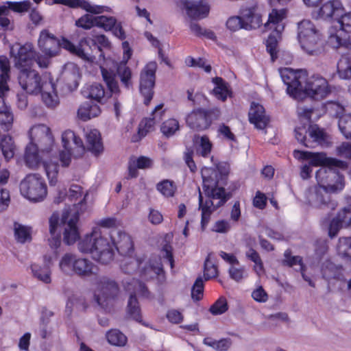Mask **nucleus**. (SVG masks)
<instances>
[{"instance_id": "52", "label": "nucleus", "mask_w": 351, "mask_h": 351, "mask_svg": "<svg viewBox=\"0 0 351 351\" xmlns=\"http://www.w3.org/2000/svg\"><path fill=\"white\" fill-rule=\"evenodd\" d=\"M157 190L165 197H173L176 191V185L173 181L164 180L156 185Z\"/></svg>"}, {"instance_id": "41", "label": "nucleus", "mask_w": 351, "mask_h": 351, "mask_svg": "<svg viewBox=\"0 0 351 351\" xmlns=\"http://www.w3.org/2000/svg\"><path fill=\"white\" fill-rule=\"evenodd\" d=\"M100 113L101 109L97 104L86 101L79 107L77 117L81 120L87 121L99 116Z\"/></svg>"}, {"instance_id": "55", "label": "nucleus", "mask_w": 351, "mask_h": 351, "mask_svg": "<svg viewBox=\"0 0 351 351\" xmlns=\"http://www.w3.org/2000/svg\"><path fill=\"white\" fill-rule=\"evenodd\" d=\"M180 128L179 122L176 119H169L161 125V132L166 136H173Z\"/></svg>"}, {"instance_id": "32", "label": "nucleus", "mask_w": 351, "mask_h": 351, "mask_svg": "<svg viewBox=\"0 0 351 351\" xmlns=\"http://www.w3.org/2000/svg\"><path fill=\"white\" fill-rule=\"evenodd\" d=\"M40 163L42 162L46 175L51 186H55L58 182L59 165L58 160L53 156V152L49 154L40 155Z\"/></svg>"}, {"instance_id": "20", "label": "nucleus", "mask_w": 351, "mask_h": 351, "mask_svg": "<svg viewBox=\"0 0 351 351\" xmlns=\"http://www.w3.org/2000/svg\"><path fill=\"white\" fill-rule=\"evenodd\" d=\"M336 167H321L315 174L318 186L326 187L330 191L336 192L342 190L344 186V178L335 168Z\"/></svg>"}, {"instance_id": "36", "label": "nucleus", "mask_w": 351, "mask_h": 351, "mask_svg": "<svg viewBox=\"0 0 351 351\" xmlns=\"http://www.w3.org/2000/svg\"><path fill=\"white\" fill-rule=\"evenodd\" d=\"M62 75L65 84L70 90H74L77 88L80 74V69L75 64L72 62L66 64L63 68Z\"/></svg>"}, {"instance_id": "64", "label": "nucleus", "mask_w": 351, "mask_h": 351, "mask_svg": "<svg viewBox=\"0 0 351 351\" xmlns=\"http://www.w3.org/2000/svg\"><path fill=\"white\" fill-rule=\"evenodd\" d=\"M337 154L348 159H351V143H343L336 149Z\"/></svg>"}, {"instance_id": "2", "label": "nucleus", "mask_w": 351, "mask_h": 351, "mask_svg": "<svg viewBox=\"0 0 351 351\" xmlns=\"http://www.w3.org/2000/svg\"><path fill=\"white\" fill-rule=\"evenodd\" d=\"M80 252L89 254L95 261L107 265L114 258V249L123 256L134 253L133 242L130 236L121 230H113L110 238L105 236L100 227L93 228L77 243Z\"/></svg>"}, {"instance_id": "57", "label": "nucleus", "mask_w": 351, "mask_h": 351, "mask_svg": "<svg viewBox=\"0 0 351 351\" xmlns=\"http://www.w3.org/2000/svg\"><path fill=\"white\" fill-rule=\"evenodd\" d=\"M117 19L113 16H96V27L110 31L116 25Z\"/></svg>"}, {"instance_id": "15", "label": "nucleus", "mask_w": 351, "mask_h": 351, "mask_svg": "<svg viewBox=\"0 0 351 351\" xmlns=\"http://www.w3.org/2000/svg\"><path fill=\"white\" fill-rule=\"evenodd\" d=\"M87 193H84L82 188L79 185H72L68 194L60 191L58 196L56 197L55 202L58 204L65 201L68 208L64 212H70L71 214L75 211H79V215L86 208V197Z\"/></svg>"}, {"instance_id": "63", "label": "nucleus", "mask_w": 351, "mask_h": 351, "mask_svg": "<svg viewBox=\"0 0 351 351\" xmlns=\"http://www.w3.org/2000/svg\"><path fill=\"white\" fill-rule=\"evenodd\" d=\"M226 27L232 32L244 29L241 15L230 17L226 21Z\"/></svg>"}, {"instance_id": "9", "label": "nucleus", "mask_w": 351, "mask_h": 351, "mask_svg": "<svg viewBox=\"0 0 351 351\" xmlns=\"http://www.w3.org/2000/svg\"><path fill=\"white\" fill-rule=\"evenodd\" d=\"M59 269L65 275H77L82 278L97 277L99 268L91 261L75 254L67 252L59 261Z\"/></svg>"}, {"instance_id": "37", "label": "nucleus", "mask_w": 351, "mask_h": 351, "mask_svg": "<svg viewBox=\"0 0 351 351\" xmlns=\"http://www.w3.org/2000/svg\"><path fill=\"white\" fill-rule=\"evenodd\" d=\"M44 88L41 93L42 100L49 108L56 107L59 103L58 96L56 90L55 84L52 80L49 79L47 83H44Z\"/></svg>"}, {"instance_id": "42", "label": "nucleus", "mask_w": 351, "mask_h": 351, "mask_svg": "<svg viewBox=\"0 0 351 351\" xmlns=\"http://www.w3.org/2000/svg\"><path fill=\"white\" fill-rule=\"evenodd\" d=\"M10 177L8 170L3 169L0 171V212L7 208L10 203V193L3 188L7 182Z\"/></svg>"}, {"instance_id": "18", "label": "nucleus", "mask_w": 351, "mask_h": 351, "mask_svg": "<svg viewBox=\"0 0 351 351\" xmlns=\"http://www.w3.org/2000/svg\"><path fill=\"white\" fill-rule=\"evenodd\" d=\"M220 114L219 108L205 110L197 108L191 111L186 118L187 125L191 129L204 130L210 127L213 119Z\"/></svg>"}, {"instance_id": "21", "label": "nucleus", "mask_w": 351, "mask_h": 351, "mask_svg": "<svg viewBox=\"0 0 351 351\" xmlns=\"http://www.w3.org/2000/svg\"><path fill=\"white\" fill-rule=\"evenodd\" d=\"M48 77L43 78L35 70H23L19 75V83L21 88L29 94H39L44 88V83H47Z\"/></svg>"}, {"instance_id": "5", "label": "nucleus", "mask_w": 351, "mask_h": 351, "mask_svg": "<svg viewBox=\"0 0 351 351\" xmlns=\"http://www.w3.org/2000/svg\"><path fill=\"white\" fill-rule=\"evenodd\" d=\"M30 143L27 145L25 160L30 168H36L40 165V155L53 152L54 138L50 128L45 124L33 125L29 131Z\"/></svg>"}, {"instance_id": "35", "label": "nucleus", "mask_w": 351, "mask_h": 351, "mask_svg": "<svg viewBox=\"0 0 351 351\" xmlns=\"http://www.w3.org/2000/svg\"><path fill=\"white\" fill-rule=\"evenodd\" d=\"M188 16L192 19H203L208 15L210 5L208 0L189 1L185 5Z\"/></svg>"}, {"instance_id": "23", "label": "nucleus", "mask_w": 351, "mask_h": 351, "mask_svg": "<svg viewBox=\"0 0 351 351\" xmlns=\"http://www.w3.org/2000/svg\"><path fill=\"white\" fill-rule=\"evenodd\" d=\"M330 191L322 186L310 188L305 193L307 203L315 208H327L334 210L337 204L330 199Z\"/></svg>"}, {"instance_id": "61", "label": "nucleus", "mask_w": 351, "mask_h": 351, "mask_svg": "<svg viewBox=\"0 0 351 351\" xmlns=\"http://www.w3.org/2000/svg\"><path fill=\"white\" fill-rule=\"evenodd\" d=\"M204 280L202 277H198L191 289V298L195 301H199L203 297Z\"/></svg>"}, {"instance_id": "17", "label": "nucleus", "mask_w": 351, "mask_h": 351, "mask_svg": "<svg viewBox=\"0 0 351 351\" xmlns=\"http://www.w3.org/2000/svg\"><path fill=\"white\" fill-rule=\"evenodd\" d=\"M119 287L115 281L107 277H98L94 292V300L105 308L118 295Z\"/></svg>"}, {"instance_id": "58", "label": "nucleus", "mask_w": 351, "mask_h": 351, "mask_svg": "<svg viewBox=\"0 0 351 351\" xmlns=\"http://www.w3.org/2000/svg\"><path fill=\"white\" fill-rule=\"evenodd\" d=\"M75 25L84 29H90L96 26V16L86 14L75 21Z\"/></svg>"}, {"instance_id": "11", "label": "nucleus", "mask_w": 351, "mask_h": 351, "mask_svg": "<svg viewBox=\"0 0 351 351\" xmlns=\"http://www.w3.org/2000/svg\"><path fill=\"white\" fill-rule=\"evenodd\" d=\"M298 38L302 49L306 53L317 56L323 51L322 35L311 21L304 20L298 23Z\"/></svg>"}, {"instance_id": "1", "label": "nucleus", "mask_w": 351, "mask_h": 351, "mask_svg": "<svg viewBox=\"0 0 351 351\" xmlns=\"http://www.w3.org/2000/svg\"><path fill=\"white\" fill-rule=\"evenodd\" d=\"M82 39H89L93 43L86 47L87 51L91 56V60L82 58V60L94 63L96 62L101 72L104 81L106 84L110 94L117 93L119 92V86L116 80L115 71L121 79L122 84L129 88L131 86V71L126 66L128 60L131 58L132 51L128 42L125 41L122 43L123 50V60L119 66L111 58H105L101 48H109L110 43L107 37L103 34L98 35L95 39L90 38H83Z\"/></svg>"}, {"instance_id": "25", "label": "nucleus", "mask_w": 351, "mask_h": 351, "mask_svg": "<svg viewBox=\"0 0 351 351\" xmlns=\"http://www.w3.org/2000/svg\"><path fill=\"white\" fill-rule=\"evenodd\" d=\"M45 3L47 5L60 4L73 9L81 8L93 14L112 12V8L109 6L95 5L88 0H45Z\"/></svg>"}, {"instance_id": "50", "label": "nucleus", "mask_w": 351, "mask_h": 351, "mask_svg": "<svg viewBox=\"0 0 351 351\" xmlns=\"http://www.w3.org/2000/svg\"><path fill=\"white\" fill-rule=\"evenodd\" d=\"M14 236L17 241L23 243L31 239L30 228L20 224L17 222L14 223Z\"/></svg>"}, {"instance_id": "13", "label": "nucleus", "mask_w": 351, "mask_h": 351, "mask_svg": "<svg viewBox=\"0 0 351 351\" xmlns=\"http://www.w3.org/2000/svg\"><path fill=\"white\" fill-rule=\"evenodd\" d=\"M338 28L329 29L328 43L333 48L345 47L351 49V12H346L337 21Z\"/></svg>"}, {"instance_id": "7", "label": "nucleus", "mask_w": 351, "mask_h": 351, "mask_svg": "<svg viewBox=\"0 0 351 351\" xmlns=\"http://www.w3.org/2000/svg\"><path fill=\"white\" fill-rule=\"evenodd\" d=\"M120 267L125 274H133L138 271L140 277L143 280L156 278L159 282L165 280V273L160 258L152 257L148 262L144 263L142 257L130 253L122 256Z\"/></svg>"}, {"instance_id": "47", "label": "nucleus", "mask_w": 351, "mask_h": 351, "mask_svg": "<svg viewBox=\"0 0 351 351\" xmlns=\"http://www.w3.org/2000/svg\"><path fill=\"white\" fill-rule=\"evenodd\" d=\"M284 262L289 266L292 267L296 265H298L300 266V269L302 273V276L304 280L308 282V285L311 287H315V284L313 282V281L305 275L304 274V265L302 263V259L299 256H291V251L286 250L285 252V261Z\"/></svg>"}, {"instance_id": "6", "label": "nucleus", "mask_w": 351, "mask_h": 351, "mask_svg": "<svg viewBox=\"0 0 351 351\" xmlns=\"http://www.w3.org/2000/svg\"><path fill=\"white\" fill-rule=\"evenodd\" d=\"M92 43L89 39H81L78 45H75L68 39L62 38L59 40L49 30L43 29L39 35L38 47L43 53L48 56H57L60 54L61 48H63L80 58L91 60V56L87 51L86 47Z\"/></svg>"}, {"instance_id": "54", "label": "nucleus", "mask_w": 351, "mask_h": 351, "mask_svg": "<svg viewBox=\"0 0 351 351\" xmlns=\"http://www.w3.org/2000/svg\"><path fill=\"white\" fill-rule=\"evenodd\" d=\"M280 38V34L276 35V32L273 31L266 40L267 50L271 56L272 62H274L276 58L278 42Z\"/></svg>"}, {"instance_id": "45", "label": "nucleus", "mask_w": 351, "mask_h": 351, "mask_svg": "<svg viewBox=\"0 0 351 351\" xmlns=\"http://www.w3.org/2000/svg\"><path fill=\"white\" fill-rule=\"evenodd\" d=\"M0 149L7 161L14 157L16 147L11 136L0 134Z\"/></svg>"}, {"instance_id": "29", "label": "nucleus", "mask_w": 351, "mask_h": 351, "mask_svg": "<svg viewBox=\"0 0 351 351\" xmlns=\"http://www.w3.org/2000/svg\"><path fill=\"white\" fill-rule=\"evenodd\" d=\"M242 16L244 29L251 30L259 27L263 21L261 14L257 12L255 5L243 6L239 11Z\"/></svg>"}, {"instance_id": "56", "label": "nucleus", "mask_w": 351, "mask_h": 351, "mask_svg": "<svg viewBox=\"0 0 351 351\" xmlns=\"http://www.w3.org/2000/svg\"><path fill=\"white\" fill-rule=\"evenodd\" d=\"M212 258L213 254H208L204 262V275L206 280L215 278L217 276V267L213 262Z\"/></svg>"}, {"instance_id": "4", "label": "nucleus", "mask_w": 351, "mask_h": 351, "mask_svg": "<svg viewBox=\"0 0 351 351\" xmlns=\"http://www.w3.org/2000/svg\"><path fill=\"white\" fill-rule=\"evenodd\" d=\"M279 73L282 82L287 85V93L295 99H300L304 94L319 101L330 96L334 89L326 78L319 74L308 76L306 70L281 68Z\"/></svg>"}, {"instance_id": "22", "label": "nucleus", "mask_w": 351, "mask_h": 351, "mask_svg": "<svg viewBox=\"0 0 351 351\" xmlns=\"http://www.w3.org/2000/svg\"><path fill=\"white\" fill-rule=\"evenodd\" d=\"M10 54L14 59L16 68L20 71L29 70V66L34 62L36 51L32 43H27L23 45L19 44L13 45L10 48Z\"/></svg>"}, {"instance_id": "43", "label": "nucleus", "mask_w": 351, "mask_h": 351, "mask_svg": "<svg viewBox=\"0 0 351 351\" xmlns=\"http://www.w3.org/2000/svg\"><path fill=\"white\" fill-rule=\"evenodd\" d=\"M212 82L215 85L213 90V94L218 99L224 101L231 96L232 93L228 83L221 77H214Z\"/></svg>"}, {"instance_id": "62", "label": "nucleus", "mask_w": 351, "mask_h": 351, "mask_svg": "<svg viewBox=\"0 0 351 351\" xmlns=\"http://www.w3.org/2000/svg\"><path fill=\"white\" fill-rule=\"evenodd\" d=\"M236 265H231L229 268L228 272L230 277L237 281L239 282L244 278L247 277V274L244 267H236Z\"/></svg>"}, {"instance_id": "51", "label": "nucleus", "mask_w": 351, "mask_h": 351, "mask_svg": "<svg viewBox=\"0 0 351 351\" xmlns=\"http://www.w3.org/2000/svg\"><path fill=\"white\" fill-rule=\"evenodd\" d=\"M337 250L339 256L351 260V237L340 238Z\"/></svg>"}, {"instance_id": "46", "label": "nucleus", "mask_w": 351, "mask_h": 351, "mask_svg": "<svg viewBox=\"0 0 351 351\" xmlns=\"http://www.w3.org/2000/svg\"><path fill=\"white\" fill-rule=\"evenodd\" d=\"M337 73L341 79H351V53L341 56L337 65Z\"/></svg>"}, {"instance_id": "28", "label": "nucleus", "mask_w": 351, "mask_h": 351, "mask_svg": "<svg viewBox=\"0 0 351 351\" xmlns=\"http://www.w3.org/2000/svg\"><path fill=\"white\" fill-rule=\"evenodd\" d=\"M344 10L345 8L340 0H328L318 9L317 16L325 21H338L344 13Z\"/></svg>"}, {"instance_id": "48", "label": "nucleus", "mask_w": 351, "mask_h": 351, "mask_svg": "<svg viewBox=\"0 0 351 351\" xmlns=\"http://www.w3.org/2000/svg\"><path fill=\"white\" fill-rule=\"evenodd\" d=\"M108 342L115 346L123 347L128 341L127 337L117 329H111L106 334Z\"/></svg>"}, {"instance_id": "19", "label": "nucleus", "mask_w": 351, "mask_h": 351, "mask_svg": "<svg viewBox=\"0 0 351 351\" xmlns=\"http://www.w3.org/2000/svg\"><path fill=\"white\" fill-rule=\"evenodd\" d=\"M293 156L300 160H308L310 165L314 167H338L340 169H345L347 166L346 162L328 157L324 152L295 150L293 152Z\"/></svg>"}, {"instance_id": "59", "label": "nucleus", "mask_w": 351, "mask_h": 351, "mask_svg": "<svg viewBox=\"0 0 351 351\" xmlns=\"http://www.w3.org/2000/svg\"><path fill=\"white\" fill-rule=\"evenodd\" d=\"M6 6L8 10L10 9L14 12L21 13L27 12L31 8L32 3L29 0H25L22 1H8Z\"/></svg>"}, {"instance_id": "44", "label": "nucleus", "mask_w": 351, "mask_h": 351, "mask_svg": "<svg viewBox=\"0 0 351 351\" xmlns=\"http://www.w3.org/2000/svg\"><path fill=\"white\" fill-rule=\"evenodd\" d=\"M86 97L94 99L98 102H102L109 97V93L106 92L100 84H93L86 88L84 90Z\"/></svg>"}, {"instance_id": "39", "label": "nucleus", "mask_w": 351, "mask_h": 351, "mask_svg": "<svg viewBox=\"0 0 351 351\" xmlns=\"http://www.w3.org/2000/svg\"><path fill=\"white\" fill-rule=\"evenodd\" d=\"M343 268L341 266L336 265L330 261H327L322 264V273L323 278L329 282L332 280H343Z\"/></svg>"}, {"instance_id": "12", "label": "nucleus", "mask_w": 351, "mask_h": 351, "mask_svg": "<svg viewBox=\"0 0 351 351\" xmlns=\"http://www.w3.org/2000/svg\"><path fill=\"white\" fill-rule=\"evenodd\" d=\"M21 195L31 202H43L47 195V186L43 177L38 173L27 175L19 185Z\"/></svg>"}, {"instance_id": "26", "label": "nucleus", "mask_w": 351, "mask_h": 351, "mask_svg": "<svg viewBox=\"0 0 351 351\" xmlns=\"http://www.w3.org/2000/svg\"><path fill=\"white\" fill-rule=\"evenodd\" d=\"M79 216V211L77 210L73 214L68 211L62 213V222L64 225V241L67 245L73 244L80 237L77 227Z\"/></svg>"}, {"instance_id": "53", "label": "nucleus", "mask_w": 351, "mask_h": 351, "mask_svg": "<svg viewBox=\"0 0 351 351\" xmlns=\"http://www.w3.org/2000/svg\"><path fill=\"white\" fill-rule=\"evenodd\" d=\"M339 129L346 138H351V114H344L339 117Z\"/></svg>"}, {"instance_id": "16", "label": "nucleus", "mask_w": 351, "mask_h": 351, "mask_svg": "<svg viewBox=\"0 0 351 351\" xmlns=\"http://www.w3.org/2000/svg\"><path fill=\"white\" fill-rule=\"evenodd\" d=\"M296 140L306 147H314L316 145H323L327 141L324 131L317 125H303L295 129Z\"/></svg>"}, {"instance_id": "30", "label": "nucleus", "mask_w": 351, "mask_h": 351, "mask_svg": "<svg viewBox=\"0 0 351 351\" xmlns=\"http://www.w3.org/2000/svg\"><path fill=\"white\" fill-rule=\"evenodd\" d=\"M351 224V205L345 207L337 214V216L332 219L329 224L328 235L335 237L339 230L343 226Z\"/></svg>"}, {"instance_id": "24", "label": "nucleus", "mask_w": 351, "mask_h": 351, "mask_svg": "<svg viewBox=\"0 0 351 351\" xmlns=\"http://www.w3.org/2000/svg\"><path fill=\"white\" fill-rule=\"evenodd\" d=\"M156 68V63L150 62L144 67L141 73L140 92L145 98L144 104L146 106L149 105L153 97Z\"/></svg>"}, {"instance_id": "34", "label": "nucleus", "mask_w": 351, "mask_h": 351, "mask_svg": "<svg viewBox=\"0 0 351 351\" xmlns=\"http://www.w3.org/2000/svg\"><path fill=\"white\" fill-rule=\"evenodd\" d=\"M286 9H273L269 14L268 21L265 24V27L273 29L276 35L281 34L285 28L284 20L287 17Z\"/></svg>"}, {"instance_id": "8", "label": "nucleus", "mask_w": 351, "mask_h": 351, "mask_svg": "<svg viewBox=\"0 0 351 351\" xmlns=\"http://www.w3.org/2000/svg\"><path fill=\"white\" fill-rule=\"evenodd\" d=\"M10 66L8 59L0 56V134L10 131L13 125L14 115L5 99L10 90L8 82L10 80Z\"/></svg>"}, {"instance_id": "49", "label": "nucleus", "mask_w": 351, "mask_h": 351, "mask_svg": "<svg viewBox=\"0 0 351 351\" xmlns=\"http://www.w3.org/2000/svg\"><path fill=\"white\" fill-rule=\"evenodd\" d=\"M203 343L217 351L228 350L232 343L230 339H221L220 340H215L211 337L204 338Z\"/></svg>"}, {"instance_id": "27", "label": "nucleus", "mask_w": 351, "mask_h": 351, "mask_svg": "<svg viewBox=\"0 0 351 351\" xmlns=\"http://www.w3.org/2000/svg\"><path fill=\"white\" fill-rule=\"evenodd\" d=\"M52 265V254H45L43 256L42 263H34L30 265V269L33 276L38 280H40L45 284H49L51 282V267Z\"/></svg>"}, {"instance_id": "3", "label": "nucleus", "mask_w": 351, "mask_h": 351, "mask_svg": "<svg viewBox=\"0 0 351 351\" xmlns=\"http://www.w3.org/2000/svg\"><path fill=\"white\" fill-rule=\"evenodd\" d=\"M228 172L229 167L226 163L215 165V169L206 167L202 169V189L206 199L199 190V209L202 211L201 226L203 230L208 224L212 213L227 200L225 189L221 185L224 184Z\"/></svg>"}, {"instance_id": "38", "label": "nucleus", "mask_w": 351, "mask_h": 351, "mask_svg": "<svg viewBox=\"0 0 351 351\" xmlns=\"http://www.w3.org/2000/svg\"><path fill=\"white\" fill-rule=\"evenodd\" d=\"M85 136L88 149L97 154L103 151V144L99 132L96 129L88 128L85 130Z\"/></svg>"}, {"instance_id": "31", "label": "nucleus", "mask_w": 351, "mask_h": 351, "mask_svg": "<svg viewBox=\"0 0 351 351\" xmlns=\"http://www.w3.org/2000/svg\"><path fill=\"white\" fill-rule=\"evenodd\" d=\"M248 116L250 123L258 130H264L269 121L265 108L258 103H252Z\"/></svg>"}, {"instance_id": "33", "label": "nucleus", "mask_w": 351, "mask_h": 351, "mask_svg": "<svg viewBox=\"0 0 351 351\" xmlns=\"http://www.w3.org/2000/svg\"><path fill=\"white\" fill-rule=\"evenodd\" d=\"M162 108L163 104H158L155 107L149 118H145L141 121L138 130L139 138L145 136L148 132H151L154 129L155 123L162 119L165 112Z\"/></svg>"}, {"instance_id": "60", "label": "nucleus", "mask_w": 351, "mask_h": 351, "mask_svg": "<svg viewBox=\"0 0 351 351\" xmlns=\"http://www.w3.org/2000/svg\"><path fill=\"white\" fill-rule=\"evenodd\" d=\"M228 310V303L223 297L219 298L210 308V312L214 315H221Z\"/></svg>"}, {"instance_id": "40", "label": "nucleus", "mask_w": 351, "mask_h": 351, "mask_svg": "<svg viewBox=\"0 0 351 351\" xmlns=\"http://www.w3.org/2000/svg\"><path fill=\"white\" fill-rule=\"evenodd\" d=\"M193 144L197 154L204 158L209 157L213 149V143L207 136L195 135L193 138Z\"/></svg>"}, {"instance_id": "14", "label": "nucleus", "mask_w": 351, "mask_h": 351, "mask_svg": "<svg viewBox=\"0 0 351 351\" xmlns=\"http://www.w3.org/2000/svg\"><path fill=\"white\" fill-rule=\"evenodd\" d=\"M62 143L65 151L60 153V160L63 167H68L71 157H81L84 152V146L82 139L71 130H66L62 134Z\"/></svg>"}, {"instance_id": "10", "label": "nucleus", "mask_w": 351, "mask_h": 351, "mask_svg": "<svg viewBox=\"0 0 351 351\" xmlns=\"http://www.w3.org/2000/svg\"><path fill=\"white\" fill-rule=\"evenodd\" d=\"M122 285L125 291L130 293V298L127 305L128 315L135 321L149 327V324L143 322L141 314V308L136 294L145 298L150 299L152 295L147 287L141 282L130 277H128L122 281Z\"/></svg>"}]
</instances>
